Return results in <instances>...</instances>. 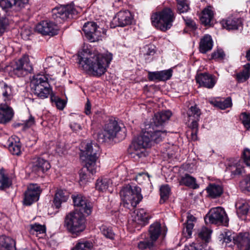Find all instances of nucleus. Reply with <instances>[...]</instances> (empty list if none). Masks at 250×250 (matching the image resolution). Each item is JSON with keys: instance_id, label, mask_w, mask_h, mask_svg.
<instances>
[{"instance_id": "62", "label": "nucleus", "mask_w": 250, "mask_h": 250, "mask_svg": "<svg viewBox=\"0 0 250 250\" xmlns=\"http://www.w3.org/2000/svg\"><path fill=\"white\" fill-rule=\"evenodd\" d=\"M225 56L224 52L221 50H218L212 54L213 59L223 58Z\"/></svg>"}, {"instance_id": "52", "label": "nucleus", "mask_w": 250, "mask_h": 250, "mask_svg": "<svg viewBox=\"0 0 250 250\" xmlns=\"http://www.w3.org/2000/svg\"><path fill=\"white\" fill-rule=\"evenodd\" d=\"M241 119L245 127L248 129L250 128V114L245 112L242 113L241 115Z\"/></svg>"}, {"instance_id": "54", "label": "nucleus", "mask_w": 250, "mask_h": 250, "mask_svg": "<svg viewBox=\"0 0 250 250\" xmlns=\"http://www.w3.org/2000/svg\"><path fill=\"white\" fill-rule=\"evenodd\" d=\"M243 159L245 164L250 167V149L246 148L244 150Z\"/></svg>"}, {"instance_id": "30", "label": "nucleus", "mask_w": 250, "mask_h": 250, "mask_svg": "<svg viewBox=\"0 0 250 250\" xmlns=\"http://www.w3.org/2000/svg\"><path fill=\"white\" fill-rule=\"evenodd\" d=\"M235 207L238 215H246L250 209V201L240 199L235 203Z\"/></svg>"}, {"instance_id": "26", "label": "nucleus", "mask_w": 250, "mask_h": 250, "mask_svg": "<svg viewBox=\"0 0 250 250\" xmlns=\"http://www.w3.org/2000/svg\"><path fill=\"white\" fill-rule=\"evenodd\" d=\"M213 47V41L211 36L206 34L201 39L199 45L200 51L206 53L211 50Z\"/></svg>"}, {"instance_id": "23", "label": "nucleus", "mask_w": 250, "mask_h": 250, "mask_svg": "<svg viewBox=\"0 0 250 250\" xmlns=\"http://www.w3.org/2000/svg\"><path fill=\"white\" fill-rule=\"evenodd\" d=\"M219 241L223 246L231 247L233 244H236V237L230 231H224L219 236Z\"/></svg>"}, {"instance_id": "14", "label": "nucleus", "mask_w": 250, "mask_h": 250, "mask_svg": "<svg viewBox=\"0 0 250 250\" xmlns=\"http://www.w3.org/2000/svg\"><path fill=\"white\" fill-rule=\"evenodd\" d=\"M75 206L79 208L80 212H83L87 215L91 214L92 209V204L86 198L81 194L72 196Z\"/></svg>"}, {"instance_id": "31", "label": "nucleus", "mask_w": 250, "mask_h": 250, "mask_svg": "<svg viewBox=\"0 0 250 250\" xmlns=\"http://www.w3.org/2000/svg\"><path fill=\"white\" fill-rule=\"evenodd\" d=\"M161 233V224L158 222L152 224L149 227V234L150 241L154 243L156 241Z\"/></svg>"}, {"instance_id": "55", "label": "nucleus", "mask_w": 250, "mask_h": 250, "mask_svg": "<svg viewBox=\"0 0 250 250\" xmlns=\"http://www.w3.org/2000/svg\"><path fill=\"white\" fill-rule=\"evenodd\" d=\"M32 31L28 26H24L21 29V34L22 38L24 40L28 39Z\"/></svg>"}, {"instance_id": "18", "label": "nucleus", "mask_w": 250, "mask_h": 250, "mask_svg": "<svg viewBox=\"0 0 250 250\" xmlns=\"http://www.w3.org/2000/svg\"><path fill=\"white\" fill-rule=\"evenodd\" d=\"M133 221L141 226H144L148 223L150 217L144 208H140L134 212Z\"/></svg>"}, {"instance_id": "43", "label": "nucleus", "mask_w": 250, "mask_h": 250, "mask_svg": "<svg viewBox=\"0 0 250 250\" xmlns=\"http://www.w3.org/2000/svg\"><path fill=\"white\" fill-rule=\"evenodd\" d=\"M211 231L206 227H203L198 232V236L202 240L207 242L210 237Z\"/></svg>"}, {"instance_id": "32", "label": "nucleus", "mask_w": 250, "mask_h": 250, "mask_svg": "<svg viewBox=\"0 0 250 250\" xmlns=\"http://www.w3.org/2000/svg\"><path fill=\"white\" fill-rule=\"evenodd\" d=\"M213 7L208 6L203 10L200 17V21L203 24L206 25L209 24L213 19Z\"/></svg>"}, {"instance_id": "37", "label": "nucleus", "mask_w": 250, "mask_h": 250, "mask_svg": "<svg viewBox=\"0 0 250 250\" xmlns=\"http://www.w3.org/2000/svg\"><path fill=\"white\" fill-rule=\"evenodd\" d=\"M111 184L112 182L110 179H99L96 183V188L99 191L104 192L106 191Z\"/></svg>"}, {"instance_id": "46", "label": "nucleus", "mask_w": 250, "mask_h": 250, "mask_svg": "<svg viewBox=\"0 0 250 250\" xmlns=\"http://www.w3.org/2000/svg\"><path fill=\"white\" fill-rule=\"evenodd\" d=\"M16 0H1L0 5L3 9L13 8L16 10Z\"/></svg>"}, {"instance_id": "51", "label": "nucleus", "mask_w": 250, "mask_h": 250, "mask_svg": "<svg viewBox=\"0 0 250 250\" xmlns=\"http://www.w3.org/2000/svg\"><path fill=\"white\" fill-rule=\"evenodd\" d=\"M154 243L149 239L147 241H142L139 242L138 244V247L141 250H144L146 248L151 249L154 246Z\"/></svg>"}, {"instance_id": "44", "label": "nucleus", "mask_w": 250, "mask_h": 250, "mask_svg": "<svg viewBox=\"0 0 250 250\" xmlns=\"http://www.w3.org/2000/svg\"><path fill=\"white\" fill-rule=\"evenodd\" d=\"M231 105V100L230 98H227L223 101H216L214 103V105L221 109H225L230 107Z\"/></svg>"}, {"instance_id": "19", "label": "nucleus", "mask_w": 250, "mask_h": 250, "mask_svg": "<svg viewBox=\"0 0 250 250\" xmlns=\"http://www.w3.org/2000/svg\"><path fill=\"white\" fill-rule=\"evenodd\" d=\"M236 244L241 250H250V232L240 233L236 237Z\"/></svg>"}, {"instance_id": "12", "label": "nucleus", "mask_w": 250, "mask_h": 250, "mask_svg": "<svg viewBox=\"0 0 250 250\" xmlns=\"http://www.w3.org/2000/svg\"><path fill=\"white\" fill-rule=\"evenodd\" d=\"M133 20V16L128 10L120 11L112 21L113 27H124L131 24Z\"/></svg>"}, {"instance_id": "57", "label": "nucleus", "mask_w": 250, "mask_h": 250, "mask_svg": "<svg viewBox=\"0 0 250 250\" xmlns=\"http://www.w3.org/2000/svg\"><path fill=\"white\" fill-rule=\"evenodd\" d=\"M148 178V175L146 173H140L138 174L136 177L135 180L140 184L143 183V181L146 179Z\"/></svg>"}, {"instance_id": "28", "label": "nucleus", "mask_w": 250, "mask_h": 250, "mask_svg": "<svg viewBox=\"0 0 250 250\" xmlns=\"http://www.w3.org/2000/svg\"><path fill=\"white\" fill-rule=\"evenodd\" d=\"M208 196L216 198L220 196L223 192L222 187L218 184H210L206 188Z\"/></svg>"}, {"instance_id": "5", "label": "nucleus", "mask_w": 250, "mask_h": 250, "mask_svg": "<svg viewBox=\"0 0 250 250\" xmlns=\"http://www.w3.org/2000/svg\"><path fill=\"white\" fill-rule=\"evenodd\" d=\"M86 220L82 212L78 211L71 212L65 218V226L69 232L78 235L85 228Z\"/></svg>"}, {"instance_id": "53", "label": "nucleus", "mask_w": 250, "mask_h": 250, "mask_svg": "<svg viewBox=\"0 0 250 250\" xmlns=\"http://www.w3.org/2000/svg\"><path fill=\"white\" fill-rule=\"evenodd\" d=\"M160 80L166 81L169 79L172 76V71L171 69H168L160 71Z\"/></svg>"}, {"instance_id": "8", "label": "nucleus", "mask_w": 250, "mask_h": 250, "mask_svg": "<svg viewBox=\"0 0 250 250\" xmlns=\"http://www.w3.org/2000/svg\"><path fill=\"white\" fill-rule=\"evenodd\" d=\"M121 129L118 122L115 120L111 119L105 125L103 132L99 134L98 139L102 142L113 139L117 136Z\"/></svg>"}, {"instance_id": "21", "label": "nucleus", "mask_w": 250, "mask_h": 250, "mask_svg": "<svg viewBox=\"0 0 250 250\" xmlns=\"http://www.w3.org/2000/svg\"><path fill=\"white\" fill-rule=\"evenodd\" d=\"M201 112L197 107L192 106L188 111V121L191 122V126L193 128L198 127V122L199 121Z\"/></svg>"}, {"instance_id": "41", "label": "nucleus", "mask_w": 250, "mask_h": 250, "mask_svg": "<svg viewBox=\"0 0 250 250\" xmlns=\"http://www.w3.org/2000/svg\"><path fill=\"white\" fill-rule=\"evenodd\" d=\"M177 3V9L180 13L187 12L189 7L188 0H176Z\"/></svg>"}, {"instance_id": "33", "label": "nucleus", "mask_w": 250, "mask_h": 250, "mask_svg": "<svg viewBox=\"0 0 250 250\" xmlns=\"http://www.w3.org/2000/svg\"><path fill=\"white\" fill-rule=\"evenodd\" d=\"M39 89H34L33 91L34 94L39 98L44 99L47 98L49 95L53 94L52 88L50 84L48 85H44L43 86L39 88Z\"/></svg>"}, {"instance_id": "59", "label": "nucleus", "mask_w": 250, "mask_h": 250, "mask_svg": "<svg viewBox=\"0 0 250 250\" xmlns=\"http://www.w3.org/2000/svg\"><path fill=\"white\" fill-rule=\"evenodd\" d=\"M57 64L55 58L52 57H48L45 60V65L48 67L54 66Z\"/></svg>"}, {"instance_id": "60", "label": "nucleus", "mask_w": 250, "mask_h": 250, "mask_svg": "<svg viewBox=\"0 0 250 250\" xmlns=\"http://www.w3.org/2000/svg\"><path fill=\"white\" fill-rule=\"evenodd\" d=\"M148 78L150 81H161L160 71L149 72L148 73Z\"/></svg>"}, {"instance_id": "11", "label": "nucleus", "mask_w": 250, "mask_h": 250, "mask_svg": "<svg viewBox=\"0 0 250 250\" xmlns=\"http://www.w3.org/2000/svg\"><path fill=\"white\" fill-rule=\"evenodd\" d=\"M85 37L91 42H95L101 40L102 34L98 30L97 24L94 22L85 23L83 29Z\"/></svg>"}, {"instance_id": "2", "label": "nucleus", "mask_w": 250, "mask_h": 250, "mask_svg": "<svg viewBox=\"0 0 250 250\" xmlns=\"http://www.w3.org/2000/svg\"><path fill=\"white\" fill-rule=\"evenodd\" d=\"M113 59L108 51L100 53L97 50L83 52L78 56L79 67L87 73L96 77L103 75Z\"/></svg>"}, {"instance_id": "48", "label": "nucleus", "mask_w": 250, "mask_h": 250, "mask_svg": "<svg viewBox=\"0 0 250 250\" xmlns=\"http://www.w3.org/2000/svg\"><path fill=\"white\" fill-rule=\"evenodd\" d=\"M31 232L34 233L36 232L37 233L42 234L45 232L46 228L44 225H42L38 223H35L30 226Z\"/></svg>"}, {"instance_id": "56", "label": "nucleus", "mask_w": 250, "mask_h": 250, "mask_svg": "<svg viewBox=\"0 0 250 250\" xmlns=\"http://www.w3.org/2000/svg\"><path fill=\"white\" fill-rule=\"evenodd\" d=\"M29 0H16V10L19 11L26 5Z\"/></svg>"}, {"instance_id": "40", "label": "nucleus", "mask_w": 250, "mask_h": 250, "mask_svg": "<svg viewBox=\"0 0 250 250\" xmlns=\"http://www.w3.org/2000/svg\"><path fill=\"white\" fill-rule=\"evenodd\" d=\"M170 192V188L168 185L162 186L160 188V203H164L169 198Z\"/></svg>"}, {"instance_id": "63", "label": "nucleus", "mask_w": 250, "mask_h": 250, "mask_svg": "<svg viewBox=\"0 0 250 250\" xmlns=\"http://www.w3.org/2000/svg\"><path fill=\"white\" fill-rule=\"evenodd\" d=\"M6 27V22L5 19H0V36L5 31Z\"/></svg>"}, {"instance_id": "49", "label": "nucleus", "mask_w": 250, "mask_h": 250, "mask_svg": "<svg viewBox=\"0 0 250 250\" xmlns=\"http://www.w3.org/2000/svg\"><path fill=\"white\" fill-rule=\"evenodd\" d=\"M86 171H88V170H87L85 167L84 168H83L80 172L79 182L81 185H85L89 179V175L87 174ZM88 171H89L88 170Z\"/></svg>"}, {"instance_id": "35", "label": "nucleus", "mask_w": 250, "mask_h": 250, "mask_svg": "<svg viewBox=\"0 0 250 250\" xmlns=\"http://www.w3.org/2000/svg\"><path fill=\"white\" fill-rule=\"evenodd\" d=\"M250 77V63H248L244 65V69L237 73L235 78L238 83H243L246 81Z\"/></svg>"}, {"instance_id": "42", "label": "nucleus", "mask_w": 250, "mask_h": 250, "mask_svg": "<svg viewBox=\"0 0 250 250\" xmlns=\"http://www.w3.org/2000/svg\"><path fill=\"white\" fill-rule=\"evenodd\" d=\"M50 100L59 109H63L65 106V103L62 100L56 96L54 94L51 95Z\"/></svg>"}, {"instance_id": "15", "label": "nucleus", "mask_w": 250, "mask_h": 250, "mask_svg": "<svg viewBox=\"0 0 250 250\" xmlns=\"http://www.w3.org/2000/svg\"><path fill=\"white\" fill-rule=\"evenodd\" d=\"M36 30L43 35L54 36L57 34V25L51 21H43L38 23L36 27Z\"/></svg>"}, {"instance_id": "22", "label": "nucleus", "mask_w": 250, "mask_h": 250, "mask_svg": "<svg viewBox=\"0 0 250 250\" xmlns=\"http://www.w3.org/2000/svg\"><path fill=\"white\" fill-rule=\"evenodd\" d=\"M32 90L39 89V88L44 85H49L48 82V78L44 75L38 74L35 76L31 82Z\"/></svg>"}, {"instance_id": "6", "label": "nucleus", "mask_w": 250, "mask_h": 250, "mask_svg": "<svg viewBox=\"0 0 250 250\" xmlns=\"http://www.w3.org/2000/svg\"><path fill=\"white\" fill-rule=\"evenodd\" d=\"M174 12L169 8L163 9L151 17L152 23L157 28L166 31L170 29L175 20Z\"/></svg>"}, {"instance_id": "38", "label": "nucleus", "mask_w": 250, "mask_h": 250, "mask_svg": "<svg viewBox=\"0 0 250 250\" xmlns=\"http://www.w3.org/2000/svg\"><path fill=\"white\" fill-rule=\"evenodd\" d=\"M93 243L89 241L79 240L72 250H92Z\"/></svg>"}, {"instance_id": "25", "label": "nucleus", "mask_w": 250, "mask_h": 250, "mask_svg": "<svg viewBox=\"0 0 250 250\" xmlns=\"http://www.w3.org/2000/svg\"><path fill=\"white\" fill-rule=\"evenodd\" d=\"M8 149L13 155H19L21 153V145L18 137H11L8 140Z\"/></svg>"}, {"instance_id": "7", "label": "nucleus", "mask_w": 250, "mask_h": 250, "mask_svg": "<svg viewBox=\"0 0 250 250\" xmlns=\"http://www.w3.org/2000/svg\"><path fill=\"white\" fill-rule=\"evenodd\" d=\"M33 65L28 55H24L16 62L12 70L13 73L18 77H25L33 71Z\"/></svg>"}, {"instance_id": "36", "label": "nucleus", "mask_w": 250, "mask_h": 250, "mask_svg": "<svg viewBox=\"0 0 250 250\" xmlns=\"http://www.w3.org/2000/svg\"><path fill=\"white\" fill-rule=\"evenodd\" d=\"M196 221V218L191 214H188L187 222L184 225L183 232L187 233V237H190L192 234V230L194 227L193 222Z\"/></svg>"}, {"instance_id": "3", "label": "nucleus", "mask_w": 250, "mask_h": 250, "mask_svg": "<svg viewBox=\"0 0 250 250\" xmlns=\"http://www.w3.org/2000/svg\"><path fill=\"white\" fill-rule=\"evenodd\" d=\"M81 159L84 162L87 170L92 174L95 173L98 168V160L100 148L99 146L92 142H84L81 144Z\"/></svg>"}, {"instance_id": "10", "label": "nucleus", "mask_w": 250, "mask_h": 250, "mask_svg": "<svg viewBox=\"0 0 250 250\" xmlns=\"http://www.w3.org/2000/svg\"><path fill=\"white\" fill-rule=\"evenodd\" d=\"M52 12L53 18L57 22L59 23L62 22L70 17H72L73 15H75L76 13V10L72 4L57 7L54 9Z\"/></svg>"}, {"instance_id": "27", "label": "nucleus", "mask_w": 250, "mask_h": 250, "mask_svg": "<svg viewBox=\"0 0 250 250\" xmlns=\"http://www.w3.org/2000/svg\"><path fill=\"white\" fill-rule=\"evenodd\" d=\"M68 198V193L62 189H58L56 191L53 200V206L57 209H59L62 203L67 201Z\"/></svg>"}, {"instance_id": "4", "label": "nucleus", "mask_w": 250, "mask_h": 250, "mask_svg": "<svg viewBox=\"0 0 250 250\" xmlns=\"http://www.w3.org/2000/svg\"><path fill=\"white\" fill-rule=\"evenodd\" d=\"M141 192V189L138 187L127 186L123 188L120 196L124 207L128 209L136 207L143 198Z\"/></svg>"}, {"instance_id": "50", "label": "nucleus", "mask_w": 250, "mask_h": 250, "mask_svg": "<svg viewBox=\"0 0 250 250\" xmlns=\"http://www.w3.org/2000/svg\"><path fill=\"white\" fill-rule=\"evenodd\" d=\"M1 93L3 97V100L6 101L12 95L11 88L6 84L2 88Z\"/></svg>"}, {"instance_id": "47", "label": "nucleus", "mask_w": 250, "mask_h": 250, "mask_svg": "<svg viewBox=\"0 0 250 250\" xmlns=\"http://www.w3.org/2000/svg\"><path fill=\"white\" fill-rule=\"evenodd\" d=\"M240 187L243 192H250V174L240 183Z\"/></svg>"}, {"instance_id": "58", "label": "nucleus", "mask_w": 250, "mask_h": 250, "mask_svg": "<svg viewBox=\"0 0 250 250\" xmlns=\"http://www.w3.org/2000/svg\"><path fill=\"white\" fill-rule=\"evenodd\" d=\"M185 250H211L210 248L207 246L205 247H202V248H198L196 245L194 243L190 244L188 246H186Z\"/></svg>"}, {"instance_id": "13", "label": "nucleus", "mask_w": 250, "mask_h": 250, "mask_svg": "<svg viewBox=\"0 0 250 250\" xmlns=\"http://www.w3.org/2000/svg\"><path fill=\"white\" fill-rule=\"evenodd\" d=\"M41 190L37 184H31L24 193L23 204L26 206H30L34 202L37 201L40 197Z\"/></svg>"}, {"instance_id": "9", "label": "nucleus", "mask_w": 250, "mask_h": 250, "mask_svg": "<svg viewBox=\"0 0 250 250\" xmlns=\"http://www.w3.org/2000/svg\"><path fill=\"white\" fill-rule=\"evenodd\" d=\"M205 221L211 224L220 223L224 226L228 224L229 219L224 209L221 207L211 208L205 218Z\"/></svg>"}, {"instance_id": "39", "label": "nucleus", "mask_w": 250, "mask_h": 250, "mask_svg": "<svg viewBox=\"0 0 250 250\" xmlns=\"http://www.w3.org/2000/svg\"><path fill=\"white\" fill-rule=\"evenodd\" d=\"M11 182L4 174L3 169H0V189L3 190L9 188Z\"/></svg>"}, {"instance_id": "17", "label": "nucleus", "mask_w": 250, "mask_h": 250, "mask_svg": "<svg viewBox=\"0 0 250 250\" xmlns=\"http://www.w3.org/2000/svg\"><path fill=\"white\" fill-rule=\"evenodd\" d=\"M50 167L51 165L49 162L42 157H35L32 160L31 168L35 173H44Z\"/></svg>"}, {"instance_id": "1", "label": "nucleus", "mask_w": 250, "mask_h": 250, "mask_svg": "<svg viewBox=\"0 0 250 250\" xmlns=\"http://www.w3.org/2000/svg\"><path fill=\"white\" fill-rule=\"evenodd\" d=\"M169 111L156 113L149 123H146L142 134L132 143L130 148L131 153L139 158L147 155L146 149L154 143H159L167 136V131L164 128L165 123L171 117Z\"/></svg>"}, {"instance_id": "61", "label": "nucleus", "mask_w": 250, "mask_h": 250, "mask_svg": "<svg viewBox=\"0 0 250 250\" xmlns=\"http://www.w3.org/2000/svg\"><path fill=\"white\" fill-rule=\"evenodd\" d=\"M184 21L186 24L192 29H195L196 28V24L195 22L190 19L184 18Z\"/></svg>"}, {"instance_id": "29", "label": "nucleus", "mask_w": 250, "mask_h": 250, "mask_svg": "<svg viewBox=\"0 0 250 250\" xmlns=\"http://www.w3.org/2000/svg\"><path fill=\"white\" fill-rule=\"evenodd\" d=\"M222 23L223 27L228 30H235L241 25L242 22L238 18L229 17L226 20L222 21Z\"/></svg>"}, {"instance_id": "24", "label": "nucleus", "mask_w": 250, "mask_h": 250, "mask_svg": "<svg viewBox=\"0 0 250 250\" xmlns=\"http://www.w3.org/2000/svg\"><path fill=\"white\" fill-rule=\"evenodd\" d=\"M16 242L6 236H0V250H16Z\"/></svg>"}, {"instance_id": "16", "label": "nucleus", "mask_w": 250, "mask_h": 250, "mask_svg": "<svg viewBox=\"0 0 250 250\" xmlns=\"http://www.w3.org/2000/svg\"><path fill=\"white\" fill-rule=\"evenodd\" d=\"M196 81L200 86L211 89L217 83V78L212 74L203 73L196 76Z\"/></svg>"}, {"instance_id": "20", "label": "nucleus", "mask_w": 250, "mask_h": 250, "mask_svg": "<svg viewBox=\"0 0 250 250\" xmlns=\"http://www.w3.org/2000/svg\"><path fill=\"white\" fill-rule=\"evenodd\" d=\"M13 112L12 109L5 104H0V123L5 124L12 118Z\"/></svg>"}, {"instance_id": "45", "label": "nucleus", "mask_w": 250, "mask_h": 250, "mask_svg": "<svg viewBox=\"0 0 250 250\" xmlns=\"http://www.w3.org/2000/svg\"><path fill=\"white\" fill-rule=\"evenodd\" d=\"M100 230L102 233L107 238L113 239L115 236V233L111 228L107 227L106 226L103 225L100 227Z\"/></svg>"}, {"instance_id": "64", "label": "nucleus", "mask_w": 250, "mask_h": 250, "mask_svg": "<svg viewBox=\"0 0 250 250\" xmlns=\"http://www.w3.org/2000/svg\"><path fill=\"white\" fill-rule=\"evenodd\" d=\"M35 123L34 118L32 116H30L28 120L24 121L23 124L24 125L27 127H29L33 125Z\"/></svg>"}, {"instance_id": "34", "label": "nucleus", "mask_w": 250, "mask_h": 250, "mask_svg": "<svg viewBox=\"0 0 250 250\" xmlns=\"http://www.w3.org/2000/svg\"><path fill=\"white\" fill-rule=\"evenodd\" d=\"M180 185H185L193 189L199 188V185L196 183V179L188 174H185L179 181Z\"/></svg>"}]
</instances>
